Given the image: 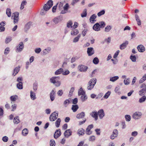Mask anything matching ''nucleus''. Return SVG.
I'll return each instance as SVG.
<instances>
[{"label":"nucleus","mask_w":146,"mask_h":146,"mask_svg":"<svg viewBox=\"0 0 146 146\" xmlns=\"http://www.w3.org/2000/svg\"><path fill=\"white\" fill-rule=\"evenodd\" d=\"M53 4V1L51 0H49L47 3L45 4L43 6L44 10L41 11L40 14L41 15H44L46 13V11L49 10L52 6Z\"/></svg>","instance_id":"obj_1"},{"label":"nucleus","mask_w":146,"mask_h":146,"mask_svg":"<svg viewBox=\"0 0 146 146\" xmlns=\"http://www.w3.org/2000/svg\"><path fill=\"white\" fill-rule=\"evenodd\" d=\"M105 25V23L103 21L100 22V23H97L93 26V29L95 31H98L100 30V28H104Z\"/></svg>","instance_id":"obj_2"},{"label":"nucleus","mask_w":146,"mask_h":146,"mask_svg":"<svg viewBox=\"0 0 146 146\" xmlns=\"http://www.w3.org/2000/svg\"><path fill=\"white\" fill-rule=\"evenodd\" d=\"M96 82V78H92L90 80L88 84L87 89L91 90L93 89Z\"/></svg>","instance_id":"obj_3"},{"label":"nucleus","mask_w":146,"mask_h":146,"mask_svg":"<svg viewBox=\"0 0 146 146\" xmlns=\"http://www.w3.org/2000/svg\"><path fill=\"white\" fill-rule=\"evenodd\" d=\"M59 77H54L50 79V81L51 82L55 84L56 86H59L60 85V82L59 81Z\"/></svg>","instance_id":"obj_4"},{"label":"nucleus","mask_w":146,"mask_h":146,"mask_svg":"<svg viewBox=\"0 0 146 146\" xmlns=\"http://www.w3.org/2000/svg\"><path fill=\"white\" fill-rule=\"evenodd\" d=\"M19 13L18 12H15L12 14L11 18L14 19V23L18 22L19 20Z\"/></svg>","instance_id":"obj_5"},{"label":"nucleus","mask_w":146,"mask_h":146,"mask_svg":"<svg viewBox=\"0 0 146 146\" xmlns=\"http://www.w3.org/2000/svg\"><path fill=\"white\" fill-rule=\"evenodd\" d=\"M58 112H54L52 113L49 117L50 120L51 121H55L58 117Z\"/></svg>","instance_id":"obj_6"},{"label":"nucleus","mask_w":146,"mask_h":146,"mask_svg":"<svg viewBox=\"0 0 146 146\" xmlns=\"http://www.w3.org/2000/svg\"><path fill=\"white\" fill-rule=\"evenodd\" d=\"M141 87L142 89L139 91V94L141 96H143L145 95L146 92V85L145 84H143Z\"/></svg>","instance_id":"obj_7"},{"label":"nucleus","mask_w":146,"mask_h":146,"mask_svg":"<svg viewBox=\"0 0 146 146\" xmlns=\"http://www.w3.org/2000/svg\"><path fill=\"white\" fill-rule=\"evenodd\" d=\"M78 69L80 72H85L88 69V67L83 65H80L78 66Z\"/></svg>","instance_id":"obj_8"},{"label":"nucleus","mask_w":146,"mask_h":146,"mask_svg":"<svg viewBox=\"0 0 146 146\" xmlns=\"http://www.w3.org/2000/svg\"><path fill=\"white\" fill-rule=\"evenodd\" d=\"M24 44L22 42H20L18 45L17 46V52H20L22 51L24 48Z\"/></svg>","instance_id":"obj_9"},{"label":"nucleus","mask_w":146,"mask_h":146,"mask_svg":"<svg viewBox=\"0 0 146 146\" xmlns=\"http://www.w3.org/2000/svg\"><path fill=\"white\" fill-rule=\"evenodd\" d=\"M142 115V113L140 112H135L133 114V117L135 119H139L140 118Z\"/></svg>","instance_id":"obj_10"},{"label":"nucleus","mask_w":146,"mask_h":146,"mask_svg":"<svg viewBox=\"0 0 146 146\" xmlns=\"http://www.w3.org/2000/svg\"><path fill=\"white\" fill-rule=\"evenodd\" d=\"M61 133L60 129L56 130L54 135V138L56 139L61 135Z\"/></svg>","instance_id":"obj_11"},{"label":"nucleus","mask_w":146,"mask_h":146,"mask_svg":"<svg viewBox=\"0 0 146 146\" xmlns=\"http://www.w3.org/2000/svg\"><path fill=\"white\" fill-rule=\"evenodd\" d=\"M93 127L92 124L89 125L87 127L86 129V134L87 135H90L92 133V131H90V129Z\"/></svg>","instance_id":"obj_12"},{"label":"nucleus","mask_w":146,"mask_h":146,"mask_svg":"<svg viewBox=\"0 0 146 146\" xmlns=\"http://www.w3.org/2000/svg\"><path fill=\"white\" fill-rule=\"evenodd\" d=\"M87 52L89 56H91L94 53V48L92 47L88 48L87 49Z\"/></svg>","instance_id":"obj_13"},{"label":"nucleus","mask_w":146,"mask_h":146,"mask_svg":"<svg viewBox=\"0 0 146 146\" xmlns=\"http://www.w3.org/2000/svg\"><path fill=\"white\" fill-rule=\"evenodd\" d=\"M98 115L100 119H102L105 115L103 110L102 109L99 110L98 112Z\"/></svg>","instance_id":"obj_14"},{"label":"nucleus","mask_w":146,"mask_h":146,"mask_svg":"<svg viewBox=\"0 0 146 146\" xmlns=\"http://www.w3.org/2000/svg\"><path fill=\"white\" fill-rule=\"evenodd\" d=\"M138 51L140 52H143L145 50V47L144 46L141 44L138 45L137 47Z\"/></svg>","instance_id":"obj_15"},{"label":"nucleus","mask_w":146,"mask_h":146,"mask_svg":"<svg viewBox=\"0 0 146 146\" xmlns=\"http://www.w3.org/2000/svg\"><path fill=\"white\" fill-rule=\"evenodd\" d=\"M97 17V16L95 14L92 15L90 17V20L91 23H94L96 21L95 19Z\"/></svg>","instance_id":"obj_16"},{"label":"nucleus","mask_w":146,"mask_h":146,"mask_svg":"<svg viewBox=\"0 0 146 146\" xmlns=\"http://www.w3.org/2000/svg\"><path fill=\"white\" fill-rule=\"evenodd\" d=\"M72 133V132L70 129H68L65 131L64 133V135L65 137L68 138L71 135Z\"/></svg>","instance_id":"obj_17"},{"label":"nucleus","mask_w":146,"mask_h":146,"mask_svg":"<svg viewBox=\"0 0 146 146\" xmlns=\"http://www.w3.org/2000/svg\"><path fill=\"white\" fill-rule=\"evenodd\" d=\"M55 92L52 90L50 94V97L52 101H53L55 98Z\"/></svg>","instance_id":"obj_18"},{"label":"nucleus","mask_w":146,"mask_h":146,"mask_svg":"<svg viewBox=\"0 0 146 146\" xmlns=\"http://www.w3.org/2000/svg\"><path fill=\"white\" fill-rule=\"evenodd\" d=\"M128 44V42L127 41H126L125 42L123 43L120 46V48L121 50H122L125 48L127 46Z\"/></svg>","instance_id":"obj_19"},{"label":"nucleus","mask_w":146,"mask_h":146,"mask_svg":"<svg viewBox=\"0 0 146 146\" xmlns=\"http://www.w3.org/2000/svg\"><path fill=\"white\" fill-rule=\"evenodd\" d=\"M90 115L92 117L95 119L96 120L98 119V112H97L93 111L91 113Z\"/></svg>","instance_id":"obj_20"},{"label":"nucleus","mask_w":146,"mask_h":146,"mask_svg":"<svg viewBox=\"0 0 146 146\" xmlns=\"http://www.w3.org/2000/svg\"><path fill=\"white\" fill-rule=\"evenodd\" d=\"M85 115V113L82 112L76 115V117L78 119L82 118L84 117Z\"/></svg>","instance_id":"obj_21"},{"label":"nucleus","mask_w":146,"mask_h":146,"mask_svg":"<svg viewBox=\"0 0 146 146\" xmlns=\"http://www.w3.org/2000/svg\"><path fill=\"white\" fill-rule=\"evenodd\" d=\"M17 96L16 95L12 96L10 98V99L11 101V103L12 102H15L17 98Z\"/></svg>","instance_id":"obj_22"},{"label":"nucleus","mask_w":146,"mask_h":146,"mask_svg":"<svg viewBox=\"0 0 146 146\" xmlns=\"http://www.w3.org/2000/svg\"><path fill=\"white\" fill-rule=\"evenodd\" d=\"M30 96L31 99L33 100H34L36 98L35 94L32 91H31L30 92Z\"/></svg>","instance_id":"obj_23"},{"label":"nucleus","mask_w":146,"mask_h":146,"mask_svg":"<svg viewBox=\"0 0 146 146\" xmlns=\"http://www.w3.org/2000/svg\"><path fill=\"white\" fill-rule=\"evenodd\" d=\"M135 18L136 21L137 22V24L138 25H141V22L140 20L139 17L138 15L137 14H136L135 15Z\"/></svg>","instance_id":"obj_24"},{"label":"nucleus","mask_w":146,"mask_h":146,"mask_svg":"<svg viewBox=\"0 0 146 146\" xmlns=\"http://www.w3.org/2000/svg\"><path fill=\"white\" fill-rule=\"evenodd\" d=\"M85 132V130L82 128L79 129L78 130V134L80 135H83Z\"/></svg>","instance_id":"obj_25"},{"label":"nucleus","mask_w":146,"mask_h":146,"mask_svg":"<svg viewBox=\"0 0 146 146\" xmlns=\"http://www.w3.org/2000/svg\"><path fill=\"white\" fill-rule=\"evenodd\" d=\"M19 70V68L17 67L15 68L14 70L13 73V75L15 76L18 73Z\"/></svg>","instance_id":"obj_26"},{"label":"nucleus","mask_w":146,"mask_h":146,"mask_svg":"<svg viewBox=\"0 0 146 146\" xmlns=\"http://www.w3.org/2000/svg\"><path fill=\"white\" fill-rule=\"evenodd\" d=\"M27 3L26 1H23L21 3L20 9L21 10H22L24 8V6L26 5Z\"/></svg>","instance_id":"obj_27"},{"label":"nucleus","mask_w":146,"mask_h":146,"mask_svg":"<svg viewBox=\"0 0 146 146\" xmlns=\"http://www.w3.org/2000/svg\"><path fill=\"white\" fill-rule=\"evenodd\" d=\"M79 33L78 30L77 29H75L71 32V34L72 35H75Z\"/></svg>","instance_id":"obj_28"},{"label":"nucleus","mask_w":146,"mask_h":146,"mask_svg":"<svg viewBox=\"0 0 146 146\" xmlns=\"http://www.w3.org/2000/svg\"><path fill=\"white\" fill-rule=\"evenodd\" d=\"M31 25V23L29 22L27 23L25 25V30L26 31H27L30 28V27Z\"/></svg>","instance_id":"obj_29"},{"label":"nucleus","mask_w":146,"mask_h":146,"mask_svg":"<svg viewBox=\"0 0 146 146\" xmlns=\"http://www.w3.org/2000/svg\"><path fill=\"white\" fill-rule=\"evenodd\" d=\"M78 108V106L77 105H73L72 108V109L74 112H76Z\"/></svg>","instance_id":"obj_30"},{"label":"nucleus","mask_w":146,"mask_h":146,"mask_svg":"<svg viewBox=\"0 0 146 146\" xmlns=\"http://www.w3.org/2000/svg\"><path fill=\"white\" fill-rule=\"evenodd\" d=\"M61 122V119L60 118H58L55 122V125L56 127H58L60 125Z\"/></svg>","instance_id":"obj_31"},{"label":"nucleus","mask_w":146,"mask_h":146,"mask_svg":"<svg viewBox=\"0 0 146 146\" xmlns=\"http://www.w3.org/2000/svg\"><path fill=\"white\" fill-rule=\"evenodd\" d=\"M60 21V17H55L53 19L54 22L56 24L57 23Z\"/></svg>","instance_id":"obj_32"},{"label":"nucleus","mask_w":146,"mask_h":146,"mask_svg":"<svg viewBox=\"0 0 146 146\" xmlns=\"http://www.w3.org/2000/svg\"><path fill=\"white\" fill-rule=\"evenodd\" d=\"M13 122L14 123L16 124H17L20 121L19 119L18 116H16L14 118Z\"/></svg>","instance_id":"obj_33"},{"label":"nucleus","mask_w":146,"mask_h":146,"mask_svg":"<svg viewBox=\"0 0 146 146\" xmlns=\"http://www.w3.org/2000/svg\"><path fill=\"white\" fill-rule=\"evenodd\" d=\"M28 133V131L26 128L24 129L22 131V134L23 136H26Z\"/></svg>","instance_id":"obj_34"},{"label":"nucleus","mask_w":146,"mask_h":146,"mask_svg":"<svg viewBox=\"0 0 146 146\" xmlns=\"http://www.w3.org/2000/svg\"><path fill=\"white\" fill-rule=\"evenodd\" d=\"M63 72V69L62 68H60L57 70L55 72L56 75H58L61 74Z\"/></svg>","instance_id":"obj_35"},{"label":"nucleus","mask_w":146,"mask_h":146,"mask_svg":"<svg viewBox=\"0 0 146 146\" xmlns=\"http://www.w3.org/2000/svg\"><path fill=\"white\" fill-rule=\"evenodd\" d=\"M6 14L7 15V16L10 17L11 15V12L10 9L9 8H7L6 11Z\"/></svg>","instance_id":"obj_36"},{"label":"nucleus","mask_w":146,"mask_h":146,"mask_svg":"<svg viewBox=\"0 0 146 146\" xmlns=\"http://www.w3.org/2000/svg\"><path fill=\"white\" fill-rule=\"evenodd\" d=\"M78 93L79 95H83L85 94V92L83 90L82 88H80V89L79 90Z\"/></svg>","instance_id":"obj_37"},{"label":"nucleus","mask_w":146,"mask_h":146,"mask_svg":"<svg viewBox=\"0 0 146 146\" xmlns=\"http://www.w3.org/2000/svg\"><path fill=\"white\" fill-rule=\"evenodd\" d=\"M23 84L22 82L18 83L17 85V88L19 89H22L23 88Z\"/></svg>","instance_id":"obj_38"},{"label":"nucleus","mask_w":146,"mask_h":146,"mask_svg":"<svg viewBox=\"0 0 146 146\" xmlns=\"http://www.w3.org/2000/svg\"><path fill=\"white\" fill-rule=\"evenodd\" d=\"M118 78L119 77L118 76H114L110 78V81L112 82H114L117 80Z\"/></svg>","instance_id":"obj_39"},{"label":"nucleus","mask_w":146,"mask_h":146,"mask_svg":"<svg viewBox=\"0 0 146 146\" xmlns=\"http://www.w3.org/2000/svg\"><path fill=\"white\" fill-rule=\"evenodd\" d=\"M87 97L85 95V94L82 95V96L81 97V99L82 102L84 101L87 99Z\"/></svg>","instance_id":"obj_40"},{"label":"nucleus","mask_w":146,"mask_h":146,"mask_svg":"<svg viewBox=\"0 0 146 146\" xmlns=\"http://www.w3.org/2000/svg\"><path fill=\"white\" fill-rule=\"evenodd\" d=\"M87 15V10L86 9L84 10L83 12L81 14V17H85Z\"/></svg>","instance_id":"obj_41"},{"label":"nucleus","mask_w":146,"mask_h":146,"mask_svg":"<svg viewBox=\"0 0 146 146\" xmlns=\"http://www.w3.org/2000/svg\"><path fill=\"white\" fill-rule=\"evenodd\" d=\"M81 36V35L79 34L77 37L75 38L73 40V42H77Z\"/></svg>","instance_id":"obj_42"},{"label":"nucleus","mask_w":146,"mask_h":146,"mask_svg":"<svg viewBox=\"0 0 146 146\" xmlns=\"http://www.w3.org/2000/svg\"><path fill=\"white\" fill-rule=\"evenodd\" d=\"M111 94V92L108 91L105 95L104 96V98L105 99H107L108 98Z\"/></svg>","instance_id":"obj_43"},{"label":"nucleus","mask_w":146,"mask_h":146,"mask_svg":"<svg viewBox=\"0 0 146 146\" xmlns=\"http://www.w3.org/2000/svg\"><path fill=\"white\" fill-rule=\"evenodd\" d=\"M70 99L66 100H65L64 102V104L65 106V107H66L67 105L70 103Z\"/></svg>","instance_id":"obj_44"},{"label":"nucleus","mask_w":146,"mask_h":146,"mask_svg":"<svg viewBox=\"0 0 146 146\" xmlns=\"http://www.w3.org/2000/svg\"><path fill=\"white\" fill-rule=\"evenodd\" d=\"M146 99V96H144L139 99V102L140 103L143 102L145 101Z\"/></svg>","instance_id":"obj_45"},{"label":"nucleus","mask_w":146,"mask_h":146,"mask_svg":"<svg viewBox=\"0 0 146 146\" xmlns=\"http://www.w3.org/2000/svg\"><path fill=\"white\" fill-rule=\"evenodd\" d=\"M111 29V27L110 26H107L105 28V31L106 32H108Z\"/></svg>","instance_id":"obj_46"},{"label":"nucleus","mask_w":146,"mask_h":146,"mask_svg":"<svg viewBox=\"0 0 146 146\" xmlns=\"http://www.w3.org/2000/svg\"><path fill=\"white\" fill-rule=\"evenodd\" d=\"M115 135V137H117L118 134V131L117 129H114L113 132V133Z\"/></svg>","instance_id":"obj_47"},{"label":"nucleus","mask_w":146,"mask_h":146,"mask_svg":"<svg viewBox=\"0 0 146 146\" xmlns=\"http://www.w3.org/2000/svg\"><path fill=\"white\" fill-rule=\"evenodd\" d=\"M99 59L97 57L94 58L93 60V62L95 64H97L99 62Z\"/></svg>","instance_id":"obj_48"},{"label":"nucleus","mask_w":146,"mask_h":146,"mask_svg":"<svg viewBox=\"0 0 146 146\" xmlns=\"http://www.w3.org/2000/svg\"><path fill=\"white\" fill-rule=\"evenodd\" d=\"M69 8V6L68 3H66L63 7V9L65 10H66L68 11V9Z\"/></svg>","instance_id":"obj_49"},{"label":"nucleus","mask_w":146,"mask_h":146,"mask_svg":"<svg viewBox=\"0 0 146 146\" xmlns=\"http://www.w3.org/2000/svg\"><path fill=\"white\" fill-rule=\"evenodd\" d=\"M17 105L15 104H14L11 106V107L12 108V109L11 110V111H13L15 110L17 107Z\"/></svg>","instance_id":"obj_50"},{"label":"nucleus","mask_w":146,"mask_h":146,"mask_svg":"<svg viewBox=\"0 0 146 146\" xmlns=\"http://www.w3.org/2000/svg\"><path fill=\"white\" fill-rule=\"evenodd\" d=\"M12 40L11 37H8L6 38L5 40V42L6 43H8L9 42Z\"/></svg>","instance_id":"obj_51"},{"label":"nucleus","mask_w":146,"mask_h":146,"mask_svg":"<svg viewBox=\"0 0 146 146\" xmlns=\"http://www.w3.org/2000/svg\"><path fill=\"white\" fill-rule=\"evenodd\" d=\"M130 58L131 60L133 62H135L136 60V57L134 56L131 55Z\"/></svg>","instance_id":"obj_52"},{"label":"nucleus","mask_w":146,"mask_h":146,"mask_svg":"<svg viewBox=\"0 0 146 146\" xmlns=\"http://www.w3.org/2000/svg\"><path fill=\"white\" fill-rule=\"evenodd\" d=\"M105 11L104 10H103L100 12L98 13V15L99 17L101 16L102 15L104 14Z\"/></svg>","instance_id":"obj_53"},{"label":"nucleus","mask_w":146,"mask_h":146,"mask_svg":"<svg viewBox=\"0 0 146 146\" xmlns=\"http://www.w3.org/2000/svg\"><path fill=\"white\" fill-rule=\"evenodd\" d=\"M88 30L87 29H85L82 31V34L83 35V36H84L87 33Z\"/></svg>","instance_id":"obj_54"},{"label":"nucleus","mask_w":146,"mask_h":146,"mask_svg":"<svg viewBox=\"0 0 146 146\" xmlns=\"http://www.w3.org/2000/svg\"><path fill=\"white\" fill-rule=\"evenodd\" d=\"M2 140L4 142H7L8 140V138L6 136H5L2 138Z\"/></svg>","instance_id":"obj_55"},{"label":"nucleus","mask_w":146,"mask_h":146,"mask_svg":"<svg viewBox=\"0 0 146 146\" xmlns=\"http://www.w3.org/2000/svg\"><path fill=\"white\" fill-rule=\"evenodd\" d=\"M55 145L54 141L53 139L51 140L50 141V146H55Z\"/></svg>","instance_id":"obj_56"},{"label":"nucleus","mask_w":146,"mask_h":146,"mask_svg":"<svg viewBox=\"0 0 146 146\" xmlns=\"http://www.w3.org/2000/svg\"><path fill=\"white\" fill-rule=\"evenodd\" d=\"M125 117L126 121H129L131 119V117L129 115H126L125 116Z\"/></svg>","instance_id":"obj_57"},{"label":"nucleus","mask_w":146,"mask_h":146,"mask_svg":"<svg viewBox=\"0 0 146 146\" xmlns=\"http://www.w3.org/2000/svg\"><path fill=\"white\" fill-rule=\"evenodd\" d=\"M72 24V22L71 21H69L67 23V27L68 28H70V27H71Z\"/></svg>","instance_id":"obj_58"},{"label":"nucleus","mask_w":146,"mask_h":146,"mask_svg":"<svg viewBox=\"0 0 146 146\" xmlns=\"http://www.w3.org/2000/svg\"><path fill=\"white\" fill-rule=\"evenodd\" d=\"M124 82L125 85H128L129 83L130 80L129 79H127L124 80Z\"/></svg>","instance_id":"obj_59"},{"label":"nucleus","mask_w":146,"mask_h":146,"mask_svg":"<svg viewBox=\"0 0 146 146\" xmlns=\"http://www.w3.org/2000/svg\"><path fill=\"white\" fill-rule=\"evenodd\" d=\"M95 139V137L94 136H92L90 137L89 140L91 141H94Z\"/></svg>","instance_id":"obj_60"},{"label":"nucleus","mask_w":146,"mask_h":146,"mask_svg":"<svg viewBox=\"0 0 146 146\" xmlns=\"http://www.w3.org/2000/svg\"><path fill=\"white\" fill-rule=\"evenodd\" d=\"M119 52V50H117L116 52L113 55V58H116L118 55Z\"/></svg>","instance_id":"obj_61"},{"label":"nucleus","mask_w":146,"mask_h":146,"mask_svg":"<svg viewBox=\"0 0 146 146\" xmlns=\"http://www.w3.org/2000/svg\"><path fill=\"white\" fill-rule=\"evenodd\" d=\"M63 92L62 90H59L57 92V94L59 96H61L63 94Z\"/></svg>","instance_id":"obj_62"},{"label":"nucleus","mask_w":146,"mask_h":146,"mask_svg":"<svg viewBox=\"0 0 146 146\" xmlns=\"http://www.w3.org/2000/svg\"><path fill=\"white\" fill-rule=\"evenodd\" d=\"M137 134L138 133L137 131H134L131 133V135L135 137L137 135Z\"/></svg>","instance_id":"obj_63"},{"label":"nucleus","mask_w":146,"mask_h":146,"mask_svg":"<svg viewBox=\"0 0 146 146\" xmlns=\"http://www.w3.org/2000/svg\"><path fill=\"white\" fill-rule=\"evenodd\" d=\"M9 48H6L4 51V53L5 54H7L9 53Z\"/></svg>","instance_id":"obj_64"}]
</instances>
